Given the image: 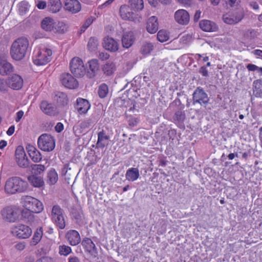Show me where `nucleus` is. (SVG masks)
<instances>
[{"label": "nucleus", "instance_id": "55", "mask_svg": "<svg viewBox=\"0 0 262 262\" xmlns=\"http://www.w3.org/2000/svg\"><path fill=\"white\" fill-rule=\"evenodd\" d=\"M181 40L184 43L189 42L192 40V35L190 34L183 35L181 38Z\"/></svg>", "mask_w": 262, "mask_h": 262}, {"label": "nucleus", "instance_id": "63", "mask_svg": "<svg viewBox=\"0 0 262 262\" xmlns=\"http://www.w3.org/2000/svg\"><path fill=\"white\" fill-rule=\"evenodd\" d=\"M25 247L26 246L24 242H20L15 246V248L19 251L23 250L25 248Z\"/></svg>", "mask_w": 262, "mask_h": 262}, {"label": "nucleus", "instance_id": "59", "mask_svg": "<svg viewBox=\"0 0 262 262\" xmlns=\"http://www.w3.org/2000/svg\"><path fill=\"white\" fill-rule=\"evenodd\" d=\"M247 68L249 71H258L259 67L257 66L249 63L247 64Z\"/></svg>", "mask_w": 262, "mask_h": 262}, {"label": "nucleus", "instance_id": "26", "mask_svg": "<svg viewBox=\"0 0 262 262\" xmlns=\"http://www.w3.org/2000/svg\"><path fill=\"white\" fill-rule=\"evenodd\" d=\"M26 149L30 157L34 162H38L41 160V154L34 146L29 144Z\"/></svg>", "mask_w": 262, "mask_h": 262}, {"label": "nucleus", "instance_id": "50", "mask_svg": "<svg viewBox=\"0 0 262 262\" xmlns=\"http://www.w3.org/2000/svg\"><path fill=\"white\" fill-rule=\"evenodd\" d=\"M73 218L76 221V223L79 225H82L84 224V217L82 213L80 212H74L73 213Z\"/></svg>", "mask_w": 262, "mask_h": 262}, {"label": "nucleus", "instance_id": "38", "mask_svg": "<svg viewBox=\"0 0 262 262\" xmlns=\"http://www.w3.org/2000/svg\"><path fill=\"white\" fill-rule=\"evenodd\" d=\"M47 178V183L50 185L55 184L58 179V174L53 168L51 169L48 172Z\"/></svg>", "mask_w": 262, "mask_h": 262}, {"label": "nucleus", "instance_id": "14", "mask_svg": "<svg viewBox=\"0 0 262 262\" xmlns=\"http://www.w3.org/2000/svg\"><path fill=\"white\" fill-rule=\"evenodd\" d=\"M14 71L13 66L7 61L6 55H0V75H7Z\"/></svg>", "mask_w": 262, "mask_h": 262}, {"label": "nucleus", "instance_id": "61", "mask_svg": "<svg viewBox=\"0 0 262 262\" xmlns=\"http://www.w3.org/2000/svg\"><path fill=\"white\" fill-rule=\"evenodd\" d=\"M199 73L201 74L203 76L207 77L208 75V71L206 68L203 66L201 67L199 70Z\"/></svg>", "mask_w": 262, "mask_h": 262}, {"label": "nucleus", "instance_id": "37", "mask_svg": "<svg viewBox=\"0 0 262 262\" xmlns=\"http://www.w3.org/2000/svg\"><path fill=\"white\" fill-rule=\"evenodd\" d=\"M28 179L34 187H40L44 185L43 179L40 177L32 175L28 177Z\"/></svg>", "mask_w": 262, "mask_h": 262}, {"label": "nucleus", "instance_id": "1", "mask_svg": "<svg viewBox=\"0 0 262 262\" xmlns=\"http://www.w3.org/2000/svg\"><path fill=\"white\" fill-rule=\"evenodd\" d=\"M29 45V40L26 37H21L15 40L10 48L11 57L17 61L23 59L26 56Z\"/></svg>", "mask_w": 262, "mask_h": 262}, {"label": "nucleus", "instance_id": "35", "mask_svg": "<svg viewBox=\"0 0 262 262\" xmlns=\"http://www.w3.org/2000/svg\"><path fill=\"white\" fill-rule=\"evenodd\" d=\"M116 67L115 63L109 60L103 66L102 70L104 73L106 75H111L116 71Z\"/></svg>", "mask_w": 262, "mask_h": 262}, {"label": "nucleus", "instance_id": "58", "mask_svg": "<svg viewBox=\"0 0 262 262\" xmlns=\"http://www.w3.org/2000/svg\"><path fill=\"white\" fill-rule=\"evenodd\" d=\"M24 114V113L23 111H19L16 113V117L15 118V120L16 122H18L20 119L22 118Z\"/></svg>", "mask_w": 262, "mask_h": 262}, {"label": "nucleus", "instance_id": "36", "mask_svg": "<svg viewBox=\"0 0 262 262\" xmlns=\"http://www.w3.org/2000/svg\"><path fill=\"white\" fill-rule=\"evenodd\" d=\"M62 7V4L60 0H49L48 8L53 13L59 12Z\"/></svg>", "mask_w": 262, "mask_h": 262}, {"label": "nucleus", "instance_id": "33", "mask_svg": "<svg viewBox=\"0 0 262 262\" xmlns=\"http://www.w3.org/2000/svg\"><path fill=\"white\" fill-rule=\"evenodd\" d=\"M109 136L106 135L104 130H102L98 134V140L97 146L99 148H103L108 144Z\"/></svg>", "mask_w": 262, "mask_h": 262}, {"label": "nucleus", "instance_id": "18", "mask_svg": "<svg viewBox=\"0 0 262 262\" xmlns=\"http://www.w3.org/2000/svg\"><path fill=\"white\" fill-rule=\"evenodd\" d=\"M8 80L9 87L13 90H19L23 85V79L20 76L17 74H13L9 77Z\"/></svg>", "mask_w": 262, "mask_h": 262}, {"label": "nucleus", "instance_id": "10", "mask_svg": "<svg viewBox=\"0 0 262 262\" xmlns=\"http://www.w3.org/2000/svg\"><path fill=\"white\" fill-rule=\"evenodd\" d=\"M71 72L76 77H81L85 74V68L80 58L74 57L70 62Z\"/></svg>", "mask_w": 262, "mask_h": 262}, {"label": "nucleus", "instance_id": "16", "mask_svg": "<svg viewBox=\"0 0 262 262\" xmlns=\"http://www.w3.org/2000/svg\"><path fill=\"white\" fill-rule=\"evenodd\" d=\"M120 14L125 20H133L136 18L135 11L129 6L124 5L120 7Z\"/></svg>", "mask_w": 262, "mask_h": 262}, {"label": "nucleus", "instance_id": "2", "mask_svg": "<svg viewBox=\"0 0 262 262\" xmlns=\"http://www.w3.org/2000/svg\"><path fill=\"white\" fill-rule=\"evenodd\" d=\"M28 183L17 177H12L6 182L5 190L9 194L22 192L27 189Z\"/></svg>", "mask_w": 262, "mask_h": 262}, {"label": "nucleus", "instance_id": "29", "mask_svg": "<svg viewBox=\"0 0 262 262\" xmlns=\"http://www.w3.org/2000/svg\"><path fill=\"white\" fill-rule=\"evenodd\" d=\"M158 18L155 16L149 17L147 22V31L150 34H154L158 31Z\"/></svg>", "mask_w": 262, "mask_h": 262}, {"label": "nucleus", "instance_id": "54", "mask_svg": "<svg viewBox=\"0 0 262 262\" xmlns=\"http://www.w3.org/2000/svg\"><path fill=\"white\" fill-rule=\"evenodd\" d=\"M94 18L91 17H89L84 22V23L83 24L82 27V28L83 29V30L84 31L86 29H87L91 24L94 21Z\"/></svg>", "mask_w": 262, "mask_h": 262}, {"label": "nucleus", "instance_id": "13", "mask_svg": "<svg viewBox=\"0 0 262 262\" xmlns=\"http://www.w3.org/2000/svg\"><path fill=\"white\" fill-rule=\"evenodd\" d=\"M174 18L178 24L185 26L187 25L190 21V15L186 10L181 9L174 12Z\"/></svg>", "mask_w": 262, "mask_h": 262}, {"label": "nucleus", "instance_id": "28", "mask_svg": "<svg viewBox=\"0 0 262 262\" xmlns=\"http://www.w3.org/2000/svg\"><path fill=\"white\" fill-rule=\"evenodd\" d=\"M40 107L41 111L46 115L54 116L56 114V107L55 105L46 101L41 102Z\"/></svg>", "mask_w": 262, "mask_h": 262}, {"label": "nucleus", "instance_id": "43", "mask_svg": "<svg viewBox=\"0 0 262 262\" xmlns=\"http://www.w3.org/2000/svg\"><path fill=\"white\" fill-rule=\"evenodd\" d=\"M53 32L55 33H63L67 30V25L63 21H55Z\"/></svg>", "mask_w": 262, "mask_h": 262}, {"label": "nucleus", "instance_id": "21", "mask_svg": "<svg viewBox=\"0 0 262 262\" xmlns=\"http://www.w3.org/2000/svg\"><path fill=\"white\" fill-rule=\"evenodd\" d=\"M66 237L69 244L72 246H76L81 241L80 234L75 230L68 231L66 235Z\"/></svg>", "mask_w": 262, "mask_h": 262}, {"label": "nucleus", "instance_id": "47", "mask_svg": "<svg viewBox=\"0 0 262 262\" xmlns=\"http://www.w3.org/2000/svg\"><path fill=\"white\" fill-rule=\"evenodd\" d=\"M108 92L107 85L103 83L101 84L98 89V94L100 98H103L106 96Z\"/></svg>", "mask_w": 262, "mask_h": 262}, {"label": "nucleus", "instance_id": "44", "mask_svg": "<svg viewBox=\"0 0 262 262\" xmlns=\"http://www.w3.org/2000/svg\"><path fill=\"white\" fill-rule=\"evenodd\" d=\"M154 49V45L150 42H146L141 48V52L142 54L148 55L151 53Z\"/></svg>", "mask_w": 262, "mask_h": 262}, {"label": "nucleus", "instance_id": "17", "mask_svg": "<svg viewBox=\"0 0 262 262\" xmlns=\"http://www.w3.org/2000/svg\"><path fill=\"white\" fill-rule=\"evenodd\" d=\"M81 245L86 252L89 253L93 257H96L97 255V248L91 238H84L81 242Z\"/></svg>", "mask_w": 262, "mask_h": 262}, {"label": "nucleus", "instance_id": "64", "mask_svg": "<svg viewBox=\"0 0 262 262\" xmlns=\"http://www.w3.org/2000/svg\"><path fill=\"white\" fill-rule=\"evenodd\" d=\"M252 53L255 56H256L257 57L262 59V50L256 49L253 51Z\"/></svg>", "mask_w": 262, "mask_h": 262}, {"label": "nucleus", "instance_id": "40", "mask_svg": "<svg viewBox=\"0 0 262 262\" xmlns=\"http://www.w3.org/2000/svg\"><path fill=\"white\" fill-rule=\"evenodd\" d=\"M130 7L135 11L141 10L144 8L143 0H129Z\"/></svg>", "mask_w": 262, "mask_h": 262}, {"label": "nucleus", "instance_id": "12", "mask_svg": "<svg viewBox=\"0 0 262 262\" xmlns=\"http://www.w3.org/2000/svg\"><path fill=\"white\" fill-rule=\"evenodd\" d=\"M15 156V161L20 167L25 168L29 166V160L22 146H18L16 148Z\"/></svg>", "mask_w": 262, "mask_h": 262}, {"label": "nucleus", "instance_id": "34", "mask_svg": "<svg viewBox=\"0 0 262 262\" xmlns=\"http://www.w3.org/2000/svg\"><path fill=\"white\" fill-rule=\"evenodd\" d=\"M253 94L256 97L262 98V78L253 81Z\"/></svg>", "mask_w": 262, "mask_h": 262}, {"label": "nucleus", "instance_id": "7", "mask_svg": "<svg viewBox=\"0 0 262 262\" xmlns=\"http://www.w3.org/2000/svg\"><path fill=\"white\" fill-rule=\"evenodd\" d=\"M10 232L13 236L20 239L29 238L32 234L31 228L27 225L18 224L11 228Z\"/></svg>", "mask_w": 262, "mask_h": 262}, {"label": "nucleus", "instance_id": "5", "mask_svg": "<svg viewBox=\"0 0 262 262\" xmlns=\"http://www.w3.org/2000/svg\"><path fill=\"white\" fill-rule=\"evenodd\" d=\"M51 219L59 229H63L66 227L64 211L59 205H55L53 206L51 213Z\"/></svg>", "mask_w": 262, "mask_h": 262}, {"label": "nucleus", "instance_id": "57", "mask_svg": "<svg viewBox=\"0 0 262 262\" xmlns=\"http://www.w3.org/2000/svg\"><path fill=\"white\" fill-rule=\"evenodd\" d=\"M98 57L102 60H105L109 58L110 55L105 52H100L99 54Z\"/></svg>", "mask_w": 262, "mask_h": 262}, {"label": "nucleus", "instance_id": "53", "mask_svg": "<svg viewBox=\"0 0 262 262\" xmlns=\"http://www.w3.org/2000/svg\"><path fill=\"white\" fill-rule=\"evenodd\" d=\"M8 80H5L4 79H0V91L2 92H5L8 90Z\"/></svg>", "mask_w": 262, "mask_h": 262}, {"label": "nucleus", "instance_id": "9", "mask_svg": "<svg viewBox=\"0 0 262 262\" xmlns=\"http://www.w3.org/2000/svg\"><path fill=\"white\" fill-rule=\"evenodd\" d=\"M244 11L238 9L235 11L230 12L223 14V21L228 25H235L240 22L244 17Z\"/></svg>", "mask_w": 262, "mask_h": 262}, {"label": "nucleus", "instance_id": "19", "mask_svg": "<svg viewBox=\"0 0 262 262\" xmlns=\"http://www.w3.org/2000/svg\"><path fill=\"white\" fill-rule=\"evenodd\" d=\"M81 8V4L78 0H66L65 1L64 9L73 14L79 12Z\"/></svg>", "mask_w": 262, "mask_h": 262}, {"label": "nucleus", "instance_id": "31", "mask_svg": "<svg viewBox=\"0 0 262 262\" xmlns=\"http://www.w3.org/2000/svg\"><path fill=\"white\" fill-rule=\"evenodd\" d=\"M55 25V20L50 17H46L41 22V26L43 30L48 32H53Z\"/></svg>", "mask_w": 262, "mask_h": 262}, {"label": "nucleus", "instance_id": "11", "mask_svg": "<svg viewBox=\"0 0 262 262\" xmlns=\"http://www.w3.org/2000/svg\"><path fill=\"white\" fill-rule=\"evenodd\" d=\"M193 104L199 103L202 105L206 106L209 102V99L208 95L203 88L198 87L192 94Z\"/></svg>", "mask_w": 262, "mask_h": 262}, {"label": "nucleus", "instance_id": "52", "mask_svg": "<svg viewBox=\"0 0 262 262\" xmlns=\"http://www.w3.org/2000/svg\"><path fill=\"white\" fill-rule=\"evenodd\" d=\"M98 45V41L94 37H91L89 39L88 43V47L90 50L93 51L95 50Z\"/></svg>", "mask_w": 262, "mask_h": 262}, {"label": "nucleus", "instance_id": "3", "mask_svg": "<svg viewBox=\"0 0 262 262\" xmlns=\"http://www.w3.org/2000/svg\"><path fill=\"white\" fill-rule=\"evenodd\" d=\"M1 219L5 223H14L20 220V209L14 206H7L0 212Z\"/></svg>", "mask_w": 262, "mask_h": 262}, {"label": "nucleus", "instance_id": "49", "mask_svg": "<svg viewBox=\"0 0 262 262\" xmlns=\"http://www.w3.org/2000/svg\"><path fill=\"white\" fill-rule=\"evenodd\" d=\"M242 35L245 39H251L254 37L255 32L253 29L242 30Z\"/></svg>", "mask_w": 262, "mask_h": 262}, {"label": "nucleus", "instance_id": "22", "mask_svg": "<svg viewBox=\"0 0 262 262\" xmlns=\"http://www.w3.org/2000/svg\"><path fill=\"white\" fill-rule=\"evenodd\" d=\"M87 76L90 78L94 77L99 70V64L97 59H93L88 62Z\"/></svg>", "mask_w": 262, "mask_h": 262}, {"label": "nucleus", "instance_id": "60", "mask_svg": "<svg viewBox=\"0 0 262 262\" xmlns=\"http://www.w3.org/2000/svg\"><path fill=\"white\" fill-rule=\"evenodd\" d=\"M115 0H107L105 3H104L103 4L100 5L98 7L99 9H103L105 8L108 6H109Z\"/></svg>", "mask_w": 262, "mask_h": 262}, {"label": "nucleus", "instance_id": "62", "mask_svg": "<svg viewBox=\"0 0 262 262\" xmlns=\"http://www.w3.org/2000/svg\"><path fill=\"white\" fill-rule=\"evenodd\" d=\"M36 262H53V259L49 257H42L36 260Z\"/></svg>", "mask_w": 262, "mask_h": 262}, {"label": "nucleus", "instance_id": "8", "mask_svg": "<svg viewBox=\"0 0 262 262\" xmlns=\"http://www.w3.org/2000/svg\"><path fill=\"white\" fill-rule=\"evenodd\" d=\"M23 206L34 213H39L43 209L42 203L36 198L30 196L23 198Z\"/></svg>", "mask_w": 262, "mask_h": 262}, {"label": "nucleus", "instance_id": "48", "mask_svg": "<svg viewBox=\"0 0 262 262\" xmlns=\"http://www.w3.org/2000/svg\"><path fill=\"white\" fill-rule=\"evenodd\" d=\"M169 39V35L167 32L165 30H160L157 34V39L161 42H164L166 41Z\"/></svg>", "mask_w": 262, "mask_h": 262}, {"label": "nucleus", "instance_id": "56", "mask_svg": "<svg viewBox=\"0 0 262 262\" xmlns=\"http://www.w3.org/2000/svg\"><path fill=\"white\" fill-rule=\"evenodd\" d=\"M176 1L184 6H190L192 4L193 0H176Z\"/></svg>", "mask_w": 262, "mask_h": 262}, {"label": "nucleus", "instance_id": "20", "mask_svg": "<svg viewBox=\"0 0 262 262\" xmlns=\"http://www.w3.org/2000/svg\"><path fill=\"white\" fill-rule=\"evenodd\" d=\"M103 48L112 52H115L119 49V43L112 37H105L102 43Z\"/></svg>", "mask_w": 262, "mask_h": 262}, {"label": "nucleus", "instance_id": "24", "mask_svg": "<svg viewBox=\"0 0 262 262\" xmlns=\"http://www.w3.org/2000/svg\"><path fill=\"white\" fill-rule=\"evenodd\" d=\"M135 40L134 33L132 31L125 32L122 37V46L125 48H129L134 43Z\"/></svg>", "mask_w": 262, "mask_h": 262}, {"label": "nucleus", "instance_id": "4", "mask_svg": "<svg viewBox=\"0 0 262 262\" xmlns=\"http://www.w3.org/2000/svg\"><path fill=\"white\" fill-rule=\"evenodd\" d=\"M52 51L47 47L39 48L35 52L33 62L37 66L45 65L52 58Z\"/></svg>", "mask_w": 262, "mask_h": 262}, {"label": "nucleus", "instance_id": "51", "mask_svg": "<svg viewBox=\"0 0 262 262\" xmlns=\"http://www.w3.org/2000/svg\"><path fill=\"white\" fill-rule=\"evenodd\" d=\"M59 253L61 255L67 256L72 252L70 247L66 245L60 246L59 247Z\"/></svg>", "mask_w": 262, "mask_h": 262}, {"label": "nucleus", "instance_id": "27", "mask_svg": "<svg viewBox=\"0 0 262 262\" xmlns=\"http://www.w3.org/2000/svg\"><path fill=\"white\" fill-rule=\"evenodd\" d=\"M199 26L200 28L205 32H214L218 29L215 23L209 20H201Z\"/></svg>", "mask_w": 262, "mask_h": 262}, {"label": "nucleus", "instance_id": "23", "mask_svg": "<svg viewBox=\"0 0 262 262\" xmlns=\"http://www.w3.org/2000/svg\"><path fill=\"white\" fill-rule=\"evenodd\" d=\"M96 122V120L94 119L93 117L90 118L81 122L79 125L74 126L73 130L76 134H80L82 132L83 129L90 128L94 125Z\"/></svg>", "mask_w": 262, "mask_h": 262}, {"label": "nucleus", "instance_id": "32", "mask_svg": "<svg viewBox=\"0 0 262 262\" xmlns=\"http://www.w3.org/2000/svg\"><path fill=\"white\" fill-rule=\"evenodd\" d=\"M139 177V170L137 168H130L127 170L125 173L126 179L129 181H135Z\"/></svg>", "mask_w": 262, "mask_h": 262}, {"label": "nucleus", "instance_id": "15", "mask_svg": "<svg viewBox=\"0 0 262 262\" xmlns=\"http://www.w3.org/2000/svg\"><path fill=\"white\" fill-rule=\"evenodd\" d=\"M60 81L65 87L74 89L78 85L77 80L69 73H63L60 76Z\"/></svg>", "mask_w": 262, "mask_h": 262}, {"label": "nucleus", "instance_id": "30", "mask_svg": "<svg viewBox=\"0 0 262 262\" xmlns=\"http://www.w3.org/2000/svg\"><path fill=\"white\" fill-rule=\"evenodd\" d=\"M33 213L32 211L25 208L20 210V219L27 223L31 224L34 220Z\"/></svg>", "mask_w": 262, "mask_h": 262}, {"label": "nucleus", "instance_id": "39", "mask_svg": "<svg viewBox=\"0 0 262 262\" xmlns=\"http://www.w3.org/2000/svg\"><path fill=\"white\" fill-rule=\"evenodd\" d=\"M55 100L60 105H64L68 104V99L67 95L62 92H58L55 96Z\"/></svg>", "mask_w": 262, "mask_h": 262}, {"label": "nucleus", "instance_id": "41", "mask_svg": "<svg viewBox=\"0 0 262 262\" xmlns=\"http://www.w3.org/2000/svg\"><path fill=\"white\" fill-rule=\"evenodd\" d=\"M42 236V229L41 228L37 229L31 241V245H36L40 241Z\"/></svg>", "mask_w": 262, "mask_h": 262}, {"label": "nucleus", "instance_id": "42", "mask_svg": "<svg viewBox=\"0 0 262 262\" xmlns=\"http://www.w3.org/2000/svg\"><path fill=\"white\" fill-rule=\"evenodd\" d=\"M46 169V167L42 164H33L31 165V172L33 175L40 174L43 173Z\"/></svg>", "mask_w": 262, "mask_h": 262}, {"label": "nucleus", "instance_id": "25", "mask_svg": "<svg viewBox=\"0 0 262 262\" xmlns=\"http://www.w3.org/2000/svg\"><path fill=\"white\" fill-rule=\"evenodd\" d=\"M90 106L91 105L87 100L81 98L77 99L76 108L79 114H85Z\"/></svg>", "mask_w": 262, "mask_h": 262}, {"label": "nucleus", "instance_id": "46", "mask_svg": "<svg viewBox=\"0 0 262 262\" xmlns=\"http://www.w3.org/2000/svg\"><path fill=\"white\" fill-rule=\"evenodd\" d=\"M29 5L28 2L22 1L19 4L18 11L21 15L25 14L29 11Z\"/></svg>", "mask_w": 262, "mask_h": 262}, {"label": "nucleus", "instance_id": "45", "mask_svg": "<svg viewBox=\"0 0 262 262\" xmlns=\"http://www.w3.org/2000/svg\"><path fill=\"white\" fill-rule=\"evenodd\" d=\"M185 119V114L181 110L176 112L173 116V120L176 123L183 122Z\"/></svg>", "mask_w": 262, "mask_h": 262}, {"label": "nucleus", "instance_id": "6", "mask_svg": "<svg viewBox=\"0 0 262 262\" xmlns=\"http://www.w3.org/2000/svg\"><path fill=\"white\" fill-rule=\"evenodd\" d=\"M37 145L39 149L44 151H51L55 146L53 137L48 134H43L38 138Z\"/></svg>", "mask_w": 262, "mask_h": 262}]
</instances>
